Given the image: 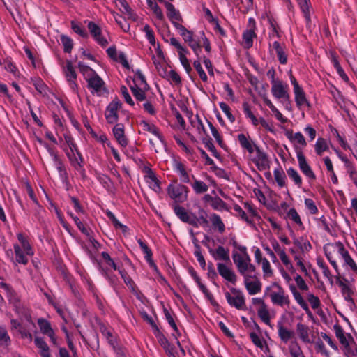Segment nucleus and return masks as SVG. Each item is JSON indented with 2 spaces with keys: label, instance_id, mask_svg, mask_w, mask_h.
Segmentation results:
<instances>
[{
  "label": "nucleus",
  "instance_id": "nucleus-1",
  "mask_svg": "<svg viewBox=\"0 0 357 357\" xmlns=\"http://www.w3.org/2000/svg\"><path fill=\"white\" fill-rule=\"evenodd\" d=\"M78 67L88 83V87L92 89V93H96L98 96H101L103 92H107L104 81L96 71L82 62L78 63Z\"/></svg>",
  "mask_w": 357,
  "mask_h": 357
},
{
  "label": "nucleus",
  "instance_id": "nucleus-2",
  "mask_svg": "<svg viewBox=\"0 0 357 357\" xmlns=\"http://www.w3.org/2000/svg\"><path fill=\"white\" fill-rule=\"evenodd\" d=\"M238 250L241 252H233L232 259L234 263L236 266L238 271L241 275H245L247 273L255 272V266L251 264V259L247 252V248L245 246H238Z\"/></svg>",
  "mask_w": 357,
  "mask_h": 357
},
{
  "label": "nucleus",
  "instance_id": "nucleus-3",
  "mask_svg": "<svg viewBox=\"0 0 357 357\" xmlns=\"http://www.w3.org/2000/svg\"><path fill=\"white\" fill-rule=\"evenodd\" d=\"M64 139L71 151V153L66 152V155L71 165L77 171L83 173L84 172V169L82 165L84 159L81 153L78 150L76 144L74 142L73 137L69 135H64Z\"/></svg>",
  "mask_w": 357,
  "mask_h": 357
},
{
  "label": "nucleus",
  "instance_id": "nucleus-4",
  "mask_svg": "<svg viewBox=\"0 0 357 357\" xmlns=\"http://www.w3.org/2000/svg\"><path fill=\"white\" fill-rule=\"evenodd\" d=\"M225 296L230 306L238 310H245L246 309L245 297L241 290L231 287L230 292L226 291Z\"/></svg>",
  "mask_w": 357,
  "mask_h": 357
},
{
  "label": "nucleus",
  "instance_id": "nucleus-5",
  "mask_svg": "<svg viewBox=\"0 0 357 357\" xmlns=\"http://www.w3.org/2000/svg\"><path fill=\"white\" fill-rule=\"evenodd\" d=\"M272 87L271 93L273 96L278 99L284 100L285 107L288 109L289 105V95L287 91L288 86L284 85L280 80H271Z\"/></svg>",
  "mask_w": 357,
  "mask_h": 357
},
{
  "label": "nucleus",
  "instance_id": "nucleus-6",
  "mask_svg": "<svg viewBox=\"0 0 357 357\" xmlns=\"http://www.w3.org/2000/svg\"><path fill=\"white\" fill-rule=\"evenodd\" d=\"M188 188L181 184H170L167 188L169 196L176 202H183L188 198Z\"/></svg>",
  "mask_w": 357,
  "mask_h": 357
},
{
  "label": "nucleus",
  "instance_id": "nucleus-7",
  "mask_svg": "<svg viewBox=\"0 0 357 357\" xmlns=\"http://www.w3.org/2000/svg\"><path fill=\"white\" fill-rule=\"evenodd\" d=\"M274 286L278 288L277 291H273L270 294L271 301L273 304L280 307H289L290 305V299L288 294H286L285 290L278 284L274 283Z\"/></svg>",
  "mask_w": 357,
  "mask_h": 357
},
{
  "label": "nucleus",
  "instance_id": "nucleus-8",
  "mask_svg": "<svg viewBox=\"0 0 357 357\" xmlns=\"http://www.w3.org/2000/svg\"><path fill=\"white\" fill-rule=\"evenodd\" d=\"M122 103L117 98H114L107 107L105 116L107 122L109 124L116 123L119 121L118 112L121 109Z\"/></svg>",
  "mask_w": 357,
  "mask_h": 357
},
{
  "label": "nucleus",
  "instance_id": "nucleus-9",
  "mask_svg": "<svg viewBox=\"0 0 357 357\" xmlns=\"http://www.w3.org/2000/svg\"><path fill=\"white\" fill-rule=\"evenodd\" d=\"M250 160L259 171H265L270 168V160L268 155L261 149H257L255 155H250Z\"/></svg>",
  "mask_w": 357,
  "mask_h": 357
},
{
  "label": "nucleus",
  "instance_id": "nucleus-10",
  "mask_svg": "<svg viewBox=\"0 0 357 357\" xmlns=\"http://www.w3.org/2000/svg\"><path fill=\"white\" fill-rule=\"evenodd\" d=\"M335 250L342 256L344 261V265L349 267V268L355 273L357 274V264L353 260L349 252L345 249L344 245L340 241L332 244Z\"/></svg>",
  "mask_w": 357,
  "mask_h": 357
},
{
  "label": "nucleus",
  "instance_id": "nucleus-11",
  "mask_svg": "<svg viewBox=\"0 0 357 357\" xmlns=\"http://www.w3.org/2000/svg\"><path fill=\"white\" fill-rule=\"evenodd\" d=\"M244 278V284L250 295H254L261 289V283L255 275H249L248 273L242 275Z\"/></svg>",
  "mask_w": 357,
  "mask_h": 357
},
{
  "label": "nucleus",
  "instance_id": "nucleus-12",
  "mask_svg": "<svg viewBox=\"0 0 357 357\" xmlns=\"http://www.w3.org/2000/svg\"><path fill=\"white\" fill-rule=\"evenodd\" d=\"M174 211L182 222L197 227V216L195 214L189 213L184 207L179 205L174 206Z\"/></svg>",
  "mask_w": 357,
  "mask_h": 357
},
{
  "label": "nucleus",
  "instance_id": "nucleus-13",
  "mask_svg": "<svg viewBox=\"0 0 357 357\" xmlns=\"http://www.w3.org/2000/svg\"><path fill=\"white\" fill-rule=\"evenodd\" d=\"M296 155L298 162V166L301 171L309 179L315 180L316 176L313 172L312 168L306 161L305 157L303 153V151L300 149L296 147Z\"/></svg>",
  "mask_w": 357,
  "mask_h": 357
},
{
  "label": "nucleus",
  "instance_id": "nucleus-14",
  "mask_svg": "<svg viewBox=\"0 0 357 357\" xmlns=\"http://www.w3.org/2000/svg\"><path fill=\"white\" fill-rule=\"evenodd\" d=\"M63 72L71 90L77 93L78 91V85L76 83L77 73L73 66L71 61H66V66L63 68Z\"/></svg>",
  "mask_w": 357,
  "mask_h": 357
},
{
  "label": "nucleus",
  "instance_id": "nucleus-15",
  "mask_svg": "<svg viewBox=\"0 0 357 357\" xmlns=\"http://www.w3.org/2000/svg\"><path fill=\"white\" fill-rule=\"evenodd\" d=\"M88 29L94 40L102 47L108 44L107 39L102 36L101 28L95 22L90 21L87 25Z\"/></svg>",
  "mask_w": 357,
  "mask_h": 357
},
{
  "label": "nucleus",
  "instance_id": "nucleus-16",
  "mask_svg": "<svg viewBox=\"0 0 357 357\" xmlns=\"http://www.w3.org/2000/svg\"><path fill=\"white\" fill-rule=\"evenodd\" d=\"M217 269L218 272L221 277H222L225 280L235 284L236 282V275L234 271L222 263L217 264Z\"/></svg>",
  "mask_w": 357,
  "mask_h": 357
},
{
  "label": "nucleus",
  "instance_id": "nucleus-17",
  "mask_svg": "<svg viewBox=\"0 0 357 357\" xmlns=\"http://www.w3.org/2000/svg\"><path fill=\"white\" fill-rule=\"evenodd\" d=\"M38 324L42 333L47 335L54 345H57V340L50 323L43 318L38 319Z\"/></svg>",
  "mask_w": 357,
  "mask_h": 357
},
{
  "label": "nucleus",
  "instance_id": "nucleus-18",
  "mask_svg": "<svg viewBox=\"0 0 357 357\" xmlns=\"http://www.w3.org/2000/svg\"><path fill=\"white\" fill-rule=\"evenodd\" d=\"M163 3L167 9V15L173 25L175 26V24H180L178 22H181L183 18L179 10H176L174 6L168 1H164Z\"/></svg>",
  "mask_w": 357,
  "mask_h": 357
},
{
  "label": "nucleus",
  "instance_id": "nucleus-19",
  "mask_svg": "<svg viewBox=\"0 0 357 357\" xmlns=\"http://www.w3.org/2000/svg\"><path fill=\"white\" fill-rule=\"evenodd\" d=\"M287 137L294 144L295 150L296 151V147L300 149L302 151V149L306 146L307 142L303 134L300 132H296L295 134L293 132L287 131L286 132Z\"/></svg>",
  "mask_w": 357,
  "mask_h": 357
},
{
  "label": "nucleus",
  "instance_id": "nucleus-20",
  "mask_svg": "<svg viewBox=\"0 0 357 357\" xmlns=\"http://www.w3.org/2000/svg\"><path fill=\"white\" fill-rule=\"evenodd\" d=\"M112 132L119 144L122 147H126L128 144V140L125 135L124 126L122 123H116Z\"/></svg>",
  "mask_w": 357,
  "mask_h": 357
},
{
  "label": "nucleus",
  "instance_id": "nucleus-21",
  "mask_svg": "<svg viewBox=\"0 0 357 357\" xmlns=\"http://www.w3.org/2000/svg\"><path fill=\"white\" fill-rule=\"evenodd\" d=\"M237 138L241 146L247 150L250 155L254 153L255 151L257 153V149H260L252 140L247 137L243 133L239 134Z\"/></svg>",
  "mask_w": 357,
  "mask_h": 357
},
{
  "label": "nucleus",
  "instance_id": "nucleus-22",
  "mask_svg": "<svg viewBox=\"0 0 357 357\" xmlns=\"http://www.w3.org/2000/svg\"><path fill=\"white\" fill-rule=\"evenodd\" d=\"M249 23L252 24L250 26V28L248 30H245L243 33V42L244 47L250 48L252 46L253 44V38L256 37V34L255 33V20L252 18L249 19Z\"/></svg>",
  "mask_w": 357,
  "mask_h": 357
},
{
  "label": "nucleus",
  "instance_id": "nucleus-23",
  "mask_svg": "<svg viewBox=\"0 0 357 357\" xmlns=\"http://www.w3.org/2000/svg\"><path fill=\"white\" fill-rule=\"evenodd\" d=\"M209 252L215 260H222L231 264L229 250L223 246L219 245L215 250L209 248Z\"/></svg>",
  "mask_w": 357,
  "mask_h": 357
},
{
  "label": "nucleus",
  "instance_id": "nucleus-24",
  "mask_svg": "<svg viewBox=\"0 0 357 357\" xmlns=\"http://www.w3.org/2000/svg\"><path fill=\"white\" fill-rule=\"evenodd\" d=\"M0 287L5 291L7 298L10 303L14 305H17L19 303V297L10 284L1 282H0Z\"/></svg>",
  "mask_w": 357,
  "mask_h": 357
},
{
  "label": "nucleus",
  "instance_id": "nucleus-25",
  "mask_svg": "<svg viewBox=\"0 0 357 357\" xmlns=\"http://www.w3.org/2000/svg\"><path fill=\"white\" fill-rule=\"evenodd\" d=\"M337 284L341 288V292L344 298L346 301L350 303V305H354V301L352 298V295L354 294V291L347 284L340 280L337 282Z\"/></svg>",
  "mask_w": 357,
  "mask_h": 357
},
{
  "label": "nucleus",
  "instance_id": "nucleus-26",
  "mask_svg": "<svg viewBox=\"0 0 357 357\" xmlns=\"http://www.w3.org/2000/svg\"><path fill=\"white\" fill-rule=\"evenodd\" d=\"M278 335L280 340L287 343L289 342L292 337L294 336V333L292 331H290L285 328L283 326V324L281 321L278 323Z\"/></svg>",
  "mask_w": 357,
  "mask_h": 357
},
{
  "label": "nucleus",
  "instance_id": "nucleus-27",
  "mask_svg": "<svg viewBox=\"0 0 357 357\" xmlns=\"http://www.w3.org/2000/svg\"><path fill=\"white\" fill-rule=\"evenodd\" d=\"M290 290L294 297V299L297 302V303L301 307V308L307 314H310L311 312L308 307L307 303L302 297L301 294L297 291L296 287L294 285L290 286Z\"/></svg>",
  "mask_w": 357,
  "mask_h": 357
},
{
  "label": "nucleus",
  "instance_id": "nucleus-28",
  "mask_svg": "<svg viewBox=\"0 0 357 357\" xmlns=\"http://www.w3.org/2000/svg\"><path fill=\"white\" fill-rule=\"evenodd\" d=\"M140 126L142 127L144 130L152 133L153 135L158 137V139L160 141L161 143H164L162 135L160 134L158 128L156 127L154 124H151L146 121H142L140 122Z\"/></svg>",
  "mask_w": 357,
  "mask_h": 357
},
{
  "label": "nucleus",
  "instance_id": "nucleus-29",
  "mask_svg": "<svg viewBox=\"0 0 357 357\" xmlns=\"http://www.w3.org/2000/svg\"><path fill=\"white\" fill-rule=\"evenodd\" d=\"M272 47L276 52L279 62L283 65L286 64L287 62V56L284 52V46H282L278 41H275L272 45Z\"/></svg>",
  "mask_w": 357,
  "mask_h": 357
},
{
  "label": "nucleus",
  "instance_id": "nucleus-30",
  "mask_svg": "<svg viewBox=\"0 0 357 357\" xmlns=\"http://www.w3.org/2000/svg\"><path fill=\"white\" fill-rule=\"evenodd\" d=\"M294 93L295 95V101L298 107H301L304 105L308 107H310V104L306 99L305 92L302 87L294 90Z\"/></svg>",
  "mask_w": 357,
  "mask_h": 357
},
{
  "label": "nucleus",
  "instance_id": "nucleus-31",
  "mask_svg": "<svg viewBox=\"0 0 357 357\" xmlns=\"http://www.w3.org/2000/svg\"><path fill=\"white\" fill-rule=\"evenodd\" d=\"M36 346L40 349L39 353L41 357H51L49 347L44 341L43 338L36 337L34 339Z\"/></svg>",
  "mask_w": 357,
  "mask_h": 357
},
{
  "label": "nucleus",
  "instance_id": "nucleus-32",
  "mask_svg": "<svg viewBox=\"0 0 357 357\" xmlns=\"http://www.w3.org/2000/svg\"><path fill=\"white\" fill-rule=\"evenodd\" d=\"M101 333L114 350L119 352V348L117 343V337L106 328H101Z\"/></svg>",
  "mask_w": 357,
  "mask_h": 357
},
{
  "label": "nucleus",
  "instance_id": "nucleus-33",
  "mask_svg": "<svg viewBox=\"0 0 357 357\" xmlns=\"http://www.w3.org/2000/svg\"><path fill=\"white\" fill-rule=\"evenodd\" d=\"M296 331L300 339L305 343H310L309 327L302 323L296 324Z\"/></svg>",
  "mask_w": 357,
  "mask_h": 357
},
{
  "label": "nucleus",
  "instance_id": "nucleus-34",
  "mask_svg": "<svg viewBox=\"0 0 357 357\" xmlns=\"http://www.w3.org/2000/svg\"><path fill=\"white\" fill-rule=\"evenodd\" d=\"M210 221L214 229H217L219 233L222 234L225 231V225L220 216L216 213H213L210 216Z\"/></svg>",
  "mask_w": 357,
  "mask_h": 357
},
{
  "label": "nucleus",
  "instance_id": "nucleus-35",
  "mask_svg": "<svg viewBox=\"0 0 357 357\" xmlns=\"http://www.w3.org/2000/svg\"><path fill=\"white\" fill-rule=\"evenodd\" d=\"M174 169L178 173L180 180L183 183H189L190 178L189 175L187 173L184 165L178 161H176L174 165Z\"/></svg>",
  "mask_w": 357,
  "mask_h": 357
},
{
  "label": "nucleus",
  "instance_id": "nucleus-36",
  "mask_svg": "<svg viewBox=\"0 0 357 357\" xmlns=\"http://www.w3.org/2000/svg\"><path fill=\"white\" fill-rule=\"evenodd\" d=\"M137 243L139 245L142 250L145 254V259L151 266L156 267L154 261L152 259V251L148 247V245L143 242L141 239L137 240Z\"/></svg>",
  "mask_w": 357,
  "mask_h": 357
},
{
  "label": "nucleus",
  "instance_id": "nucleus-37",
  "mask_svg": "<svg viewBox=\"0 0 357 357\" xmlns=\"http://www.w3.org/2000/svg\"><path fill=\"white\" fill-rule=\"evenodd\" d=\"M307 22H310V0H296Z\"/></svg>",
  "mask_w": 357,
  "mask_h": 357
},
{
  "label": "nucleus",
  "instance_id": "nucleus-38",
  "mask_svg": "<svg viewBox=\"0 0 357 357\" xmlns=\"http://www.w3.org/2000/svg\"><path fill=\"white\" fill-rule=\"evenodd\" d=\"M175 28L178 31L183 40L189 43L194 40L193 32L188 30L182 24H175Z\"/></svg>",
  "mask_w": 357,
  "mask_h": 357
},
{
  "label": "nucleus",
  "instance_id": "nucleus-39",
  "mask_svg": "<svg viewBox=\"0 0 357 357\" xmlns=\"http://www.w3.org/2000/svg\"><path fill=\"white\" fill-rule=\"evenodd\" d=\"M149 89H144L143 87H138L137 86H130V90L135 98V99L138 101H144L146 100V91Z\"/></svg>",
  "mask_w": 357,
  "mask_h": 357
},
{
  "label": "nucleus",
  "instance_id": "nucleus-40",
  "mask_svg": "<svg viewBox=\"0 0 357 357\" xmlns=\"http://www.w3.org/2000/svg\"><path fill=\"white\" fill-rule=\"evenodd\" d=\"M133 82L135 84L133 86H137L138 87H143L144 89H149L148 84L146 82L145 77L143 75L139 70L135 72Z\"/></svg>",
  "mask_w": 357,
  "mask_h": 357
},
{
  "label": "nucleus",
  "instance_id": "nucleus-41",
  "mask_svg": "<svg viewBox=\"0 0 357 357\" xmlns=\"http://www.w3.org/2000/svg\"><path fill=\"white\" fill-rule=\"evenodd\" d=\"M340 344L342 346L343 350L346 355H349L351 352L349 342L353 341L352 337L349 334H345L342 337L338 338Z\"/></svg>",
  "mask_w": 357,
  "mask_h": 357
},
{
  "label": "nucleus",
  "instance_id": "nucleus-42",
  "mask_svg": "<svg viewBox=\"0 0 357 357\" xmlns=\"http://www.w3.org/2000/svg\"><path fill=\"white\" fill-rule=\"evenodd\" d=\"M274 178L278 185L280 188L286 185V176L283 170L280 168L275 169L273 172Z\"/></svg>",
  "mask_w": 357,
  "mask_h": 357
},
{
  "label": "nucleus",
  "instance_id": "nucleus-43",
  "mask_svg": "<svg viewBox=\"0 0 357 357\" xmlns=\"http://www.w3.org/2000/svg\"><path fill=\"white\" fill-rule=\"evenodd\" d=\"M257 314L261 320L266 324L270 326V314L266 305H263L257 309Z\"/></svg>",
  "mask_w": 357,
  "mask_h": 357
},
{
  "label": "nucleus",
  "instance_id": "nucleus-44",
  "mask_svg": "<svg viewBox=\"0 0 357 357\" xmlns=\"http://www.w3.org/2000/svg\"><path fill=\"white\" fill-rule=\"evenodd\" d=\"M287 174L288 176L293 180L294 183L298 187L301 188L302 185V179L298 172L292 168L290 167L288 169H287Z\"/></svg>",
  "mask_w": 357,
  "mask_h": 357
},
{
  "label": "nucleus",
  "instance_id": "nucleus-45",
  "mask_svg": "<svg viewBox=\"0 0 357 357\" xmlns=\"http://www.w3.org/2000/svg\"><path fill=\"white\" fill-rule=\"evenodd\" d=\"M14 250L15 253L16 261L19 264H26L28 263V258L24 255L22 248L18 245H14Z\"/></svg>",
  "mask_w": 357,
  "mask_h": 357
},
{
  "label": "nucleus",
  "instance_id": "nucleus-46",
  "mask_svg": "<svg viewBox=\"0 0 357 357\" xmlns=\"http://www.w3.org/2000/svg\"><path fill=\"white\" fill-rule=\"evenodd\" d=\"M54 166L59 172L60 178L62 180H66L68 178V174L63 161L60 158H58L54 161Z\"/></svg>",
  "mask_w": 357,
  "mask_h": 357
},
{
  "label": "nucleus",
  "instance_id": "nucleus-47",
  "mask_svg": "<svg viewBox=\"0 0 357 357\" xmlns=\"http://www.w3.org/2000/svg\"><path fill=\"white\" fill-rule=\"evenodd\" d=\"M192 187L197 194L206 192L208 190V186L204 181L197 179H195V182L192 184Z\"/></svg>",
  "mask_w": 357,
  "mask_h": 357
},
{
  "label": "nucleus",
  "instance_id": "nucleus-48",
  "mask_svg": "<svg viewBox=\"0 0 357 357\" xmlns=\"http://www.w3.org/2000/svg\"><path fill=\"white\" fill-rule=\"evenodd\" d=\"M60 40L63 46L64 52L70 53L73 47V40L70 37L63 34L60 36Z\"/></svg>",
  "mask_w": 357,
  "mask_h": 357
},
{
  "label": "nucleus",
  "instance_id": "nucleus-49",
  "mask_svg": "<svg viewBox=\"0 0 357 357\" xmlns=\"http://www.w3.org/2000/svg\"><path fill=\"white\" fill-rule=\"evenodd\" d=\"M243 109L245 116L251 120L252 123L254 126H257L259 124V119H257L252 112L250 105L248 102L243 103Z\"/></svg>",
  "mask_w": 357,
  "mask_h": 357
},
{
  "label": "nucleus",
  "instance_id": "nucleus-50",
  "mask_svg": "<svg viewBox=\"0 0 357 357\" xmlns=\"http://www.w3.org/2000/svg\"><path fill=\"white\" fill-rule=\"evenodd\" d=\"M193 66H194V68H195V70H197L200 79L204 82H207L208 77H207L206 73L204 72V69L202 67L201 58L197 59V60H195L193 62Z\"/></svg>",
  "mask_w": 357,
  "mask_h": 357
},
{
  "label": "nucleus",
  "instance_id": "nucleus-51",
  "mask_svg": "<svg viewBox=\"0 0 357 357\" xmlns=\"http://www.w3.org/2000/svg\"><path fill=\"white\" fill-rule=\"evenodd\" d=\"M10 344V338L8 334L7 330L3 326H0V346L7 347Z\"/></svg>",
  "mask_w": 357,
  "mask_h": 357
},
{
  "label": "nucleus",
  "instance_id": "nucleus-52",
  "mask_svg": "<svg viewBox=\"0 0 357 357\" xmlns=\"http://www.w3.org/2000/svg\"><path fill=\"white\" fill-rule=\"evenodd\" d=\"M202 142L204 144L205 147L212 153V155L216 158H220V154L217 151L214 144H213L212 139L210 137L204 138Z\"/></svg>",
  "mask_w": 357,
  "mask_h": 357
},
{
  "label": "nucleus",
  "instance_id": "nucleus-53",
  "mask_svg": "<svg viewBox=\"0 0 357 357\" xmlns=\"http://www.w3.org/2000/svg\"><path fill=\"white\" fill-rule=\"evenodd\" d=\"M327 149L326 141L324 138H318L315 144V151L317 154L321 155Z\"/></svg>",
  "mask_w": 357,
  "mask_h": 357
},
{
  "label": "nucleus",
  "instance_id": "nucleus-54",
  "mask_svg": "<svg viewBox=\"0 0 357 357\" xmlns=\"http://www.w3.org/2000/svg\"><path fill=\"white\" fill-rule=\"evenodd\" d=\"M210 204L213 209L218 211H222L227 208L226 203L219 197H214Z\"/></svg>",
  "mask_w": 357,
  "mask_h": 357
},
{
  "label": "nucleus",
  "instance_id": "nucleus-55",
  "mask_svg": "<svg viewBox=\"0 0 357 357\" xmlns=\"http://www.w3.org/2000/svg\"><path fill=\"white\" fill-rule=\"evenodd\" d=\"M202 249L200 245L198 243H195V250L194 251V255L196 257L197 261L202 266L203 269L206 268V261L204 256L202 254Z\"/></svg>",
  "mask_w": 357,
  "mask_h": 357
},
{
  "label": "nucleus",
  "instance_id": "nucleus-56",
  "mask_svg": "<svg viewBox=\"0 0 357 357\" xmlns=\"http://www.w3.org/2000/svg\"><path fill=\"white\" fill-rule=\"evenodd\" d=\"M143 31L146 33V36L149 42L152 45H155V39L153 31L151 29L149 24H146L143 28Z\"/></svg>",
  "mask_w": 357,
  "mask_h": 357
},
{
  "label": "nucleus",
  "instance_id": "nucleus-57",
  "mask_svg": "<svg viewBox=\"0 0 357 357\" xmlns=\"http://www.w3.org/2000/svg\"><path fill=\"white\" fill-rule=\"evenodd\" d=\"M219 107L231 122L235 121V117L231 114L230 107L227 103L221 102L219 103Z\"/></svg>",
  "mask_w": 357,
  "mask_h": 357
},
{
  "label": "nucleus",
  "instance_id": "nucleus-58",
  "mask_svg": "<svg viewBox=\"0 0 357 357\" xmlns=\"http://www.w3.org/2000/svg\"><path fill=\"white\" fill-rule=\"evenodd\" d=\"M288 349L291 356L303 353L296 341H291L289 344Z\"/></svg>",
  "mask_w": 357,
  "mask_h": 357
},
{
  "label": "nucleus",
  "instance_id": "nucleus-59",
  "mask_svg": "<svg viewBox=\"0 0 357 357\" xmlns=\"http://www.w3.org/2000/svg\"><path fill=\"white\" fill-rule=\"evenodd\" d=\"M288 349L291 356L303 353L296 341H291L289 344Z\"/></svg>",
  "mask_w": 357,
  "mask_h": 357
},
{
  "label": "nucleus",
  "instance_id": "nucleus-60",
  "mask_svg": "<svg viewBox=\"0 0 357 357\" xmlns=\"http://www.w3.org/2000/svg\"><path fill=\"white\" fill-rule=\"evenodd\" d=\"M261 266L264 277H271L273 275V270L271 268L269 261L266 258H264L262 260Z\"/></svg>",
  "mask_w": 357,
  "mask_h": 357
},
{
  "label": "nucleus",
  "instance_id": "nucleus-61",
  "mask_svg": "<svg viewBox=\"0 0 357 357\" xmlns=\"http://www.w3.org/2000/svg\"><path fill=\"white\" fill-rule=\"evenodd\" d=\"M287 217L296 224L298 225H303L301 218L295 208H292L288 211Z\"/></svg>",
  "mask_w": 357,
  "mask_h": 357
},
{
  "label": "nucleus",
  "instance_id": "nucleus-62",
  "mask_svg": "<svg viewBox=\"0 0 357 357\" xmlns=\"http://www.w3.org/2000/svg\"><path fill=\"white\" fill-rule=\"evenodd\" d=\"M347 173L349 174L350 179L353 181L354 185L357 187V171L355 167L351 164L347 165Z\"/></svg>",
  "mask_w": 357,
  "mask_h": 357
},
{
  "label": "nucleus",
  "instance_id": "nucleus-63",
  "mask_svg": "<svg viewBox=\"0 0 357 357\" xmlns=\"http://www.w3.org/2000/svg\"><path fill=\"white\" fill-rule=\"evenodd\" d=\"M71 28L75 33L80 36L83 38H86L88 36L87 32L74 21L71 22Z\"/></svg>",
  "mask_w": 357,
  "mask_h": 357
},
{
  "label": "nucleus",
  "instance_id": "nucleus-64",
  "mask_svg": "<svg viewBox=\"0 0 357 357\" xmlns=\"http://www.w3.org/2000/svg\"><path fill=\"white\" fill-rule=\"evenodd\" d=\"M307 301L310 303L312 308L314 310L317 309L321 305L319 298L312 294H309L307 295Z\"/></svg>",
  "mask_w": 357,
  "mask_h": 357
}]
</instances>
